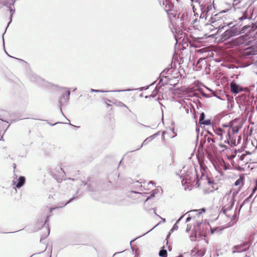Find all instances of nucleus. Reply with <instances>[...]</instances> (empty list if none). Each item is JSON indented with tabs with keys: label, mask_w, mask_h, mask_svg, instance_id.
I'll use <instances>...</instances> for the list:
<instances>
[{
	"label": "nucleus",
	"mask_w": 257,
	"mask_h": 257,
	"mask_svg": "<svg viewBox=\"0 0 257 257\" xmlns=\"http://www.w3.org/2000/svg\"><path fill=\"white\" fill-rule=\"evenodd\" d=\"M193 13L195 17L199 16L200 19L208 20L210 23H214L218 20V14H214L215 8L214 1L201 2L195 0L192 5Z\"/></svg>",
	"instance_id": "nucleus-1"
},
{
	"label": "nucleus",
	"mask_w": 257,
	"mask_h": 257,
	"mask_svg": "<svg viewBox=\"0 0 257 257\" xmlns=\"http://www.w3.org/2000/svg\"><path fill=\"white\" fill-rule=\"evenodd\" d=\"M224 25L222 26L220 25L218 28L219 29H223L226 27H228V29H227L225 32L221 35V39L222 41H226L231 37L236 36L241 33V32H245L247 29L249 28L248 32L249 33V35L252 36L253 34L257 35V22L255 23H252L251 26L248 25H245L242 28H241L238 25H234L230 26L232 24V23H229L228 24L223 23Z\"/></svg>",
	"instance_id": "nucleus-2"
},
{
	"label": "nucleus",
	"mask_w": 257,
	"mask_h": 257,
	"mask_svg": "<svg viewBox=\"0 0 257 257\" xmlns=\"http://www.w3.org/2000/svg\"><path fill=\"white\" fill-rule=\"evenodd\" d=\"M251 5L249 0H233V8L239 21L252 19L253 9Z\"/></svg>",
	"instance_id": "nucleus-3"
},
{
	"label": "nucleus",
	"mask_w": 257,
	"mask_h": 257,
	"mask_svg": "<svg viewBox=\"0 0 257 257\" xmlns=\"http://www.w3.org/2000/svg\"><path fill=\"white\" fill-rule=\"evenodd\" d=\"M196 179V187H199L201 184V181H203L204 179L205 181L207 179V176H205L203 172H201V176L199 178V174L198 173H192L190 172H187L185 176H183V178L182 180V185L189 184L191 185H192Z\"/></svg>",
	"instance_id": "nucleus-4"
},
{
	"label": "nucleus",
	"mask_w": 257,
	"mask_h": 257,
	"mask_svg": "<svg viewBox=\"0 0 257 257\" xmlns=\"http://www.w3.org/2000/svg\"><path fill=\"white\" fill-rule=\"evenodd\" d=\"M249 242H245L239 245H234L232 248V252L234 255L244 256V257H249L246 251L249 248Z\"/></svg>",
	"instance_id": "nucleus-5"
},
{
	"label": "nucleus",
	"mask_w": 257,
	"mask_h": 257,
	"mask_svg": "<svg viewBox=\"0 0 257 257\" xmlns=\"http://www.w3.org/2000/svg\"><path fill=\"white\" fill-rule=\"evenodd\" d=\"M249 36L247 34L240 36L239 37L232 40L230 43L232 47L239 46L242 44H247L249 42Z\"/></svg>",
	"instance_id": "nucleus-6"
},
{
	"label": "nucleus",
	"mask_w": 257,
	"mask_h": 257,
	"mask_svg": "<svg viewBox=\"0 0 257 257\" xmlns=\"http://www.w3.org/2000/svg\"><path fill=\"white\" fill-rule=\"evenodd\" d=\"M257 54V41L256 44L251 47L245 48L242 53V55L245 58H250L253 55Z\"/></svg>",
	"instance_id": "nucleus-7"
},
{
	"label": "nucleus",
	"mask_w": 257,
	"mask_h": 257,
	"mask_svg": "<svg viewBox=\"0 0 257 257\" xmlns=\"http://www.w3.org/2000/svg\"><path fill=\"white\" fill-rule=\"evenodd\" d=\"M70 94V91L67 90L65 92L63 93L61 96L60 97V98H59V100H58L60 110L61 113L62 114V115L64 117H65V116L62 112L61 107L63 104H66L68 102V101L69 100Z\"/></svg>",
	"instance_id": "nucleus-8"
},
{
	"label": "nucleus",
	"mask_w": 257,
	"mask_h": 257,
	"mask_svg": "<svg viewBox=\"0 0 257 257\" xmlns=\"http://www.w3.org/2000/svg\"><path fill=\"white\" fill-rule=\"evenodd\" d=\"M238 191H234L232 193L231 199L229 201V205H228V206H225L223 208V212L224 213H225L226 210H231L232 209V208L233 207V206L234 204L235 201V198L236 196L237 195V194H238Z\"/></svg>",
	"instance_id": "nucleus-9"
},
{
	"label": "nucleus",
	"mask_w": 257,
	"mask_h": 257,
	"mask_svg": "<svg viewBox=\"0 0 257 257\" xmlns=\"http://www.w3.org/2000/svg\"><path fill=\"white\" fill-rule=\"evenodd\" d=\"M49 216H47L46 218H43V219H41V220H38V222L40 225L42 226L43 229H45L46 232L43 236V238L46 237L50 233V230L48 227L46 225V222L48 221Z\"/></svg>",
	"instance_id": "nucleus-10"
},
{
	"label": "nucleus",
	"mask_w": 257,
	"mask_h": 257,
	"mask_svg": "<svg viewBox=\"0 0 257 257\" xmlns=\"http://www.w3.org/2000/svg\"><path fill=\"white\" fill-rule=\"evenodd\" d=\"M230 90L232 93L237 94L242 91L240 86L234 82H231L230 85Z\"/></svg>",
	"instance_id": "nucleus-11"
},
{
	"label": "nucleus",
	"mask_w": 257,
	"mask_h": 257,
	"mask_svg": "<svg viewBox=\"0 0 257 257\" xmlns=\"http://www.w3.org/2000/svg\"><path fill=\"white\" fill-rule=\"evenodd\" d=\"M30 79L32 82H35L38 84H41L43 81V80L41 78L34 73L30 74Z\"/></svg>",
	"instance_id": "nucleus-12"
},
{
	"label": "nucleus",
	"mask_w": 257,
	"mask_h": 257,
	"mask_svg": "<svg viewBox=\"0 0 257 257\" xmlns=\"http://www.w3.org/2000/svg\"><path fill=\"white\" fill-rule=\"evenodd\" d=\"M154 83H152L151 84H150V85H147L146 86H144V87H140L139 88H136V89H124V90H112V91H116V92H122V91H133V90H139L140 91H143V90H147L149 88L150 86H152V85H153Z\"/></svg>",
	"instance_id": "nucleus-13"
},
{
	"label": "nucleus",
	"mask_w": 257,
	"mask_h": 257,
	"mask_svg": "<svg viewBox=\"0 0 257 257\" xmlns=\"http://www.w3.org/2000/svg\"><path fill=\"white\" fill-rule=\"evenodd\" d=\"M157 134L153 135L147 138L142 143V144L138 147L136 150H140L144 146L147 145L148 143L151 142L153 139H155Z\"/></svg>",
	"instance_id": "nucleus-14"
},
{
	"label": "nucleus",
	"mask_w": 257,
	"mask_h": 257,
	"mask_svg": "<svg viewBox=\"0 0 257 257\" xmlns=\"http://www.w3.org/2000/svg\"><path fill=\"white\" fill-rule=\"evenodd\" d=\"M11 3L10 4V6H8L9 8V11H10V12L11 13V15H10V22H9L8 23V26L9 25V24L11 23L12 21V17H13V14L15 12V10H14L12 6H13L15 3V0H11Z\"/></svg>",
	"instance_id": "nucleus-15"
},
{
	"label": "nucleus",
	"mask_w": 257,
	"mask_h": 257,
	"mask_svg": "<svg viewBox=\"0 0 257 257\" xmlns=\"http://www.w3.org/2000/svg\"><path fill=\"white\" fill-rule=\"evenodd\" d=\"M26 179L24 176H20L17 180L16 187L18 188L22 187L25 183Z\"/></svg>",
	"instance_id": "nucleus-16"
},
{
	"label": "nucleus",
	"mask_w": 257,
	"mask_h": 257,
	"mask_svg": "<svg viewBox=\"0 0 257 257\" xmlns=\"http://www.w3.org/2000/svg\"><path fill=\"white\" fill-rule=\"evenodd\" d=\"M244 176L242 175H240L239 177V178L236 180V181L234 183V185L237 186H240L239 187H242L244 184Z\"/></svg>",
	"instance_id": "nucleus-17"
},
{
	"label": "nucleus",
	"mask_w": 257,
	"mask_h": 257,
	"mask_svg": "<svg viewBox=\"0 0 257 257\" xmlns=\"http://www.w3.org/2000/svg\"><path fill=\"white\" fill-rule=\"evenodd\" d=\"M239 127L237 126H235L232 128H229L228 131V135L230 137V134L234 135L237 134L238 132Z\"/></svg>",
	"instance_id": "nucleus-18"
},
{
	"label": "nucleus",
	"mask_w": 257,
	"mask_h": 257,
	"mask_svg": "<svg viewBox=\"0 0 257 257\" xmlns=\"http://www.w3.org/2000/svg\"><path fill=\"white\" fill-rule=\"evenodd\" d=\"M214 132L215 134L220 137V139L222 140V135L224 133V131H223L221 128H217L214 130Z\"/></svg>",
	"instance_id": "nucleus-19"
},
{
	"label": "nucleus",
	"mask_w": 257,
	"mask_h": 257,
	"mask_svg": "<svg viewBox=\"0 0 257 257\" xmlns=\"http://www.w3.org/2000/svg\"><path fill=\"white\" fill-rule=\"evenodd\" d=\"M160 257H167V251L164 248V246L162 247V249L159 252Z\"/></svg>",
	"instance_id": "nucleus-20"
},
{
	"label": "nucleus",
	"mask_w": 257,
	"mask_h": 257,
	"mask_svg": "<svg viewBox=\"0 0 257 257\" xmlns=\"http://www.w3.org/2000/svg\"><path fill=\"white\" fill-rule=\"evenodd\" d=\"M184 215H182L176 221V223L174 225L172 228L171 229V231H173L174 230H176L178 229V226L177 224L183 219Z\"/></svg>",
	"instance_id": "nucleus-21"
},
{
	"label": "nucleus",
	"mask_w": 257,
	"mask_h": 257,
	"mask_svg": "<svg viewBox=\"0 0 257 257\" xmlns=\"http://www.w3.org/2000/svg\"><path fill=\"white\" fill-rule=\"evenodd\" d=\"M253 194H254L251 193V194L243 201L242 203L240 206V209H241L242 207V206L244 205L245 203L250 201V199L252 198Z\"/></svg>",
	"instance_id": "nucleus-22"
},
{
	"label": "nucleus",
	"mask_w": 257,
	"mask_h": 257,
	"mask_svg": "<svg viewBox=\"0 0 257 257\" xmlns=\"http://www.w3.org/2000/svg\"><path fill=\"white\" fill-rule=\"evenodd\" d=\"M11 2V0H3L0 2V5H2V6L8 7L10 6Z\"/></svg>",
	"instance_id": "nucleus-23"
},
{
	"label": "nucleus",
	"mask_w": 257,
	"mask_h": 257,
	"mask_svg": "<svg viewBox=\"0 0 257 257\" xmlns=\"http://www.w3.org/2000/svg\"><path fill=\"white\" fill-rule=\"evenodd\" d=\"M114 104L116 106H119L120 107H124L128 108V107L125 104H124L123 102H122L121 101L116 102L114 103Z\"/></svg>",
	"instance_id": "nucleus-24"
},
{
	"label": "nucleus",
	"mask_w": 257,
	"mask_h": 257,
	"mask_svg": "<svg viewBox=\"0 0 257 257\" xmlns=\"http://www.w3.org/2000/svg\"><path fill=\"white\" fill-rule=\"evenodd\" d=\"M128 252H129L128 251H126V250H124V251H121V252H117L114 253L113 254L112 257H114V256H115L117 254H121V255H122V256H125V255H127L126 253H127Z\"/></svg>",
	"instance_id": "nucleus-25"
},
{
	"label": "nucleus",
	"mask_w": 257,
	"mask_h": 257,
	"mask_svg": "<svg viewBox=\"0 0 257 257\" xmlns=\"http://www.w3.org/2000/svg\"><path fill=\"white\" fill-rule=\"evenodd\" d=\"M237 122V120L236 119H234L233 120H232L228 123V127L229 128H232L233 127L235 126L234 124Z\"/></svg>",
	"instance_id": "nucleus-26"
},
{
	"label": "nucleus",
	"mask_w": 257,
	"mask_h": 257,
	"mask_svg": "<svg viewBox=\"0 0 257 257\" xmlns=\"http://www.w3.org/2000/svg\"><path fill=\"white\" fill-rule=\"evenodd\" d=\"M205 120V114L204 112H202L199 116V122L201 124V122H203Z\"/></svg>",
	"instance_id": "nucleus-27"
},
{
	"label": "nucleus",
	"mask_w": 257,
	"mask_h": 257,
	"mask_svg": "<svg viewBox=\"0 0 257 257\" xmlns=\"http://www.w3.org/2000/svg\"><path fill=\"white\" fill-rule=\"evenodd\" d=\"M90 92H108V91H103L101 90H98V89H90ZM109 92H112L111 91H110Z\"/></svg>",
	"instance_id": "nucleus-28"
},
{
	"label": "nucleus",
	"mask_w": 257,
	"mask_h": 257,
	"mask_svg": "<svg viewBox=\"0 0 257 257\" xmlns=\"http://www.w3.org/2000/svg\"><path fill=\"white\" fill-rule=\"evenodd\" d=\"M201 124H204V125H210L211 124V120L210 119L204 120V121L203 122H201Z\"/></svg>",
	"instance_id": "nucleus-29"
},
{
	"label": "nucleus",
	"mask_w": 257,
	"mask_h": 257,
	"mask_svg": "<svg viewBox=\"0 0 257 257\" xmlns=\"http://www.w3.org/2000/svg\"><path fill=\"white\" fill-rule=\"evenodd\" d=\"M76 197V195H74V196L73 197H72L71 199H69V200L68 201H67L65 204V205H67V204L69 203L70 202H71L74 198H75Z\"/></svg>",
	"instance_id": "nucleus-30"
},
{
	"label": "nucleus",
	"mask_w": 257,
	"mask_h": 257,
	"mask_svg": "<svg viewBox=\"0 0 257 257\" xmlns=\"http://www.w3.org/2000/svg\"><path fill=\"white\" fill-rule=\"evenodd\" d=\"M257 190V184L255 185V186L254 187V188L252 189L251 193L254 194L255 192Z\"/></svg>",
	"instance_id": "nucleus-31"
},
{
	"label": "nucleus",
	"mask_w": 257,
	"mask_h": 257,
	"mask_svg": "<svg viewBox=\"0 0 257 257\" xmlns=\"http://www.w3.org/2000/svg\"><path fill=\"white\" fill-rule=\"evenodd\" d=\"M198 255H200L202 256H203L205 254L204 251H201L200 252H198Z\"/></svg>",
	"instance_id": "nucleus-32"
},
{
	"label": "nucleus",
	"mask_w": 257,
	"mask_h": 257,
	"mask_svg": "<svg viewBox=\"0 0 257 257\" xmlns=\"http://www.w3.org/2000/svg\"><path fill=\"white\" fill-rule=\"evenodd\" d=\"M207 142H214V140L212 138H208L207 139Z\"/></svg>",
	"instance_id": "nucleus-33"
},
{
	"label": "nucleus",
	"mask_w": 257,
	"mask_h": 257,
	"mask_svg": "<svg viewBox=\"0 0 257 257\" xmlns=\"http://www.w3.org/2000/svg\"><path fill=\"white\" fill-rule=\"evenodd\" d=\"M190 229H191V226H189V225L188 224L187 225V227L186 228V232H189V231L190 230Z\"/></svg>",
	"instance_id": "nucleus-34"
},
{
	"label": "nucleus",
	"mask_w": 257,
	"mask_h": 257,
	"mask_svg": "<svg viewBox=\"0 0 257 257\" xmlns=\"http://www.w3.org/2000/svg\"><path fill=\"white\" fill-rule=\"evenodd\" d=\"M191 219V217L188 216V217L186 218V222H189Z\"/></svg>",
	"instance_id": "nucleus-35"
},
{
	"label": "nucleus",
	"mask_w": 257,
	"mask_h": 257,
	"mask_svg": "<svg viewBox=\"0 0 257 257\" xmlns=\"http://www.w3.org/2000/svg\"><path fill=\"white\" fill-rule=\"evenodd\" d=\"M105 102L106 103V104L107 105V106H110V104H109V103H107V102H111L110 100H108V99H105Z\"/></svg>",
	"instance_id": "nucleus-36"
},
{
	"label": "nucleus",
	"mask_w": 257,
	"mask_h": 257,
	"mask_svg": "<svg viewBox=\"0 0 257 257\" xmlns=\"http://www.w3.org/2000/svg\"><path fill=\"white\" fill-rule=\"evenodd\" d=\"M42 252H38V253H34V254H32V255H31V256H30V257H33V256H34L35 255H36V254H39L42 253Z\"/></svg>",
	"instance_id": "nucleus-37"
},
{
	"label": "nucleus",
	"mask_w": 257,
	"mask_h": 257,
	"mask_svg": "<svg viewBox=\"0 0 257 257\" xmlns=\"http://www.w3.org/2000/svg\"><path fill=\"white\" fill-rule=\"evenodd\" d=\"M155 196V192L154 191L150 195V197H154Z\"/></svg>",
	"instance_id": "nucleus-38"
},
{
	"label": "nucleus",
	"mask_w": 257,
	"mask_h": 257,
	"mask_svg": "<svg viewBox=\"0 0 257 257\" xmlns=\"http://www.w3.org/2000/svg\"><path fill=\"white\" fill-rule=\"evenodd\" d=\"M194 252V250H191V255H192V256H195V255H196V254L197 253V252H196L195 254H193L192 253H193Z\"/></svg>",
	"instance_id": "nucleus-39"
},
{
	"label": "nucleus",
	"mask_w": 257,
	"mask_h": 257,
	"mask_svg": "<svg viewBox=\"0 0 257 257\" xmlns=\"http://www.w3.org/2000/svg\"><path fill=\"white\" fill-rule=\"evenodd\" d=\"M202 95L205 96V97H208V95L204 93V92H202Z\"/></svg>",
	"instance_id": "nucleus-40"
},
{
	"label": "nucleus",
	"mask_w": 257,
	"mask_h": 257,
	"mask_svg": "<svg viewBox=\"0 0 257 257\" xmlns=\"http://www.w3.org/2000/svg\"><path fill=\"white\" fill-rule=\"evenodd\" d=\"M222 126H223V127H228V123H227V124H223V125H222Z\"/></svg>",
	"instance_id": "nucleus-41"
},
{
	"label": "nucleus",
	"mask_w": 257,
	"mask_h": 257,
	"mask_svg": "<svg viewBox=\"0 0 257 257\" xmlns=\"http://www.w3.org/2000/svg\"><path fill=\"white\" fill-rule=\"evenodd\" d=\"M58 123V122H56V123H54V124H52V123H51L48 122V123H49L50 125H52V126H53V125H54L56 124H57V123Z\"/></svg>",
	"instance_id": "nucleus-42"
},
{
	"label": "nucleus",
	"mask_w": 257,
	"mask_h": 257,
	"mask_svg": "<svg viewBox=\"0 0 257 257\" xmlns=\"http://www.w3.org/2000/svg\"><path fill=\"white\" fill-rule=\"evenodd\" d=\"M201 210L203 212H205L206 211V209L205 208H202Z\"/></svg>",
	"instance_id": "nucleus-43"
},
{
	"label": "nucleus",
	"mask_w": 257,
	"mask_h": 257,
	"mask_svg": "<svg viewBox=\"0 0 257 257\" xmlns=\"http://www.w3.org/2000/svg\"><path fill=\"white\" fill-rule=\"evenodd\" d=\"M196 131L198 133L199 132V128L197 127L196 129Z\"/></svg>",
	"instance_id": "nucleus-44"
},
{
	"label": "nucleus",
	"mask_w": 257,
	"mask_h": 257,
	"mask_svg": "<svg viewBox=\"0 0 257 257\" xmlns=\"http://www.w3.org/2000/svg\"><path fill=\"white\" fill-rule=\"evenodd\" d=\"M243 158H244V156H243V155H241V157H240V159H241V160H242L243 159Z\"/></svg>",
	"instance_id": "nucleus-45"
},
{
	"label": "nucleus",
	"mask_w": 257,
	"mask_h": 257,
	"mask_svg": "<svg viewBox=\"0 0 257 257\" xmlns=\"http://www.w3.org/2000/svg\"><path fill=\"white\" fill-rule=\"evenodd\" d=\"M161 219H162V221H163V222H166V219L165 218H161Z\"/></svg>",
	"instance_id": "nucleus-46"
},
{
	"label": "nucleus",
	"mask_w": 257,
	"mask_h": 257,
	"mask_svg": "<svg viewBox=\"0 0 257 257\" xmlns=\"http://www.w3.org/2000/svg\"><path fill=\"white\" fill-rule=\"evenodd\" d=\"M149 184H154V182L152 181H151L150 182H149Z\"/></svg>",
	"instance_id": "nucleus-47"
},
{
	"label": "nucleus",
	"mask_w": 257,
	"mask_h": 257,
	"mask_svg": "<svg viewBox=\"0 0 257 257\" xmlns=\"http://www.w3.org/2000/svg\"><path fill=\"white\" fill-rule=\"evenodd\" d=\"M151 96H152V97H155V95H154V94H152V95H151Z\"/></svg>",
	"instance_id": "nucleus-48"
},
{
	"label": "nucleus",
	"mask_w": 257,
	"mask_h": 257,
	"mask_svg": "<svg viewBox=\"0 0 257 257\" xmlns=\"http://www.w3.org/2000/svg\"><path fill=\"white\" fill-rule=\"evenodd\" d=\"M154 228H153L152 229H151V230H150L149 231H148V232L146 233H147L148 232H149L150 231H151Z\"/></svg>",
	"instance_id": "nucleus-49"
},
{
	"label": "nucleus",
	"mask_w": 257,
	"mask_h": 257,
	"mask_svg": "<svg viewBox=\"0 0 257 257\" xmlns=\"http://www.w3.org/2000/svg\"><path fill=\"white\" fill-rule=\"evenodd\" d=\"M192 211H189V212H188V213L191 212H192ZM194 211H197V210H194Z\"/></svg>",
	"instance_id": "nucleus-50"
},
{
	"label": "nucleus",
	"mask_w": 257,
	"mask_h": 257,
	"mask_svg": "<svg viewBox=\"0 0 257 257\" xmlns=\"http://www.w3.org/2000/svg\"><path fill=\"white\" fill-rule=\"evenodd\" d=\"M88 190H89V191H92V190H91V189L90 188V187H89Z\"/></svg>",
	"instance_id": "nucleus-51"
},
{
	"label": "nucleus",
	"mask_w": 257,
	"mask_h": 257,
	"mask_svg": "<svg viewBox=\"0 0 257 257\" xmlns=\"http://www.w3.org/2000/svg\"><path fill=\"white\" fill-rule=\"evenodd\" d=\"M177 257H183V256H182V255H180L178 256Z\"/></svg>",
	"instance_id": "nucleus-52"
},
{
	"label": "nucleus",
	"mask_w": 257,
	"mask_h": 257,
	"mask_svg": "<svg viewBox=\"0 0 257 257\" xmlns=\"http://www.w3.org/2000/svg\"><path fill=\"white\" fill-rule=\"evenodd\" d=\"M140 97H142L143 96V94H141L140 95Z\"/></svg>",
	"instance_id": "nucleus-53"
},
{
	"label": "nucleus",
	"mask_w": 257,
	"mask_h": 257,
	"mask_svg": "<svg viewBox=\"0 0 257 257\" xmlns=\"http://www.w3.org/2000/svg\"><path fill=\"white\" fill-rule=\"evenodd\" d=\"M149 198H150V197L147 198V200H146V201H147L149 199Z\"/></svg>",
	"instance_id": "nucleus-54"
},
{
	"label": "nucleus",
	"mask_w": 257,
	"mask_h": 257,
	"mask_svg": "<svg viewBox=\"0 0 257 257\" xmlns=\"http://www.w3.org/2000/svg\"><path fill=\"white\" fill-rule=\"evenodd\" d=\"M154 213H155L156 214H156V213L155 210H154Z\"/></svg>",
	"instance_id": "nucleus-55"
}]
</instances>
